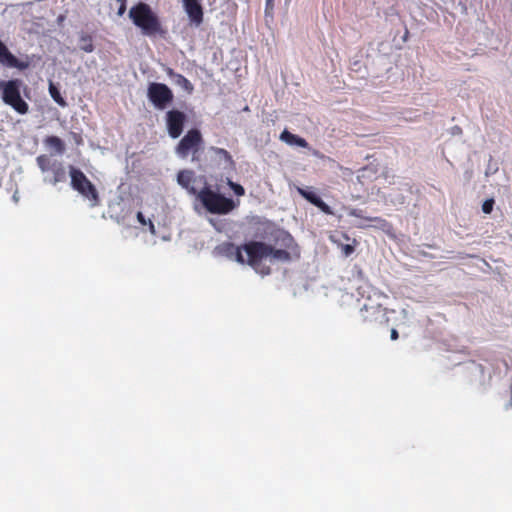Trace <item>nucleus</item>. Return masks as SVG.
<instances>
[{"label":"nucleus","mask_w":512,"mask_h":512,"mask_svg":"<svg viewBox=\"0 0 512 512\" xmlns=\"http://www.w3.org/2000/svg\"><path fill=\"white\" fill-rule=\"evenodd\" d=\"M274 243L279 248L260 241H250L241 246L231 242L223 243L219 249L228 257L240 264H248L263 275L270 273V268L261 269V262L270 258L271 262L287 263L300 258V248L290 233L284 230H277L273 235Z\"/></svg>","instance_id":"1"},{"label":"nucleus","mask_w":512,"mask_h":512,"mask_svg":"<svg viewBox=\"0 0 512 512\" xmlns=\"http://www.w3.org/2000/svg\"><path fill=\"white\" fill-rule=\"evenodd\" d=\"M129 17L134 25L141 29L143 35L155 36L165 34L159 17L146 3L140 2L131 7Z\"/></svg>","instance_id":"2"},{"label":"nucleus","mask_w":512,"mask_h":512,"mask_svg":"<svg viewBox=\"0 0 512 512\" xmlns=\"http://www.w3.org/2000/svg\"><path fill=\"white\" fill-rule=\"evenodd\" d=\"M23 88L26 89V86L21 79L0 80L2 101L21 115L29 111V105L21 95Z\"/></svg>","instance_id":"3"},{"label":"nucleus","mask_w":512,"mask_h":512,"mask_svg":"<svg viewBox=\"0 0 512 512\" xmlns=\"http://www.w3.org/2000/svg\"><path fill=\"white\" fill-rule=\"evenodd\" d=\"M198 200L202 203L204 208L212 214L225 215L236 207L232 199L214 192L208 186H205L199 191Z\"/></svg>","instance_id":"4"},{"label":"nucleus","mask_w":512,"mask_h":512,"mask_svg":"<svg viewBox=\"0 0 512 512\" xmlns=\"http://www.w3.org/2000/svg\"><path fill=\"white\" fill-rule=\"evenodd\" d=\"M71 187L90 201L92 207L98 206L100 199L95 185L78 168L70 166Z\"/></svg>","instance_id":"5"},{"label":"nucleus","mask_w":512,"mask_h":512,"mask_svg":"<svg viewBox=\"0 0 512 512\" xmlns=\"http://www.w3.org/2000/svg\"><path fill=\"white\" fill-rule=\"evenodd\" d=\"M203 137L198 129H190L176 146V153L182 158H186L192 153V161H199L198 152L203 145Z\"/></svg>","instance_id":"6"},{"label":"nucleus","mask_w":512,"mask_h":512,"mask_svg":"<svg viewBox=\"0 0 512 512\" xmlns=\"http://www.w3.org/2000/svg\"><path fill=\"white\" fill-rule=\"evenodd\" d=\"M147 97L158 110H164L174 100L173 91L164 83L151 82L147 88Z\"/></svg>","instance_id":"7"},{"label":"nucleus","mask_w":512,"mask_h":512,"mask_svg":"<svg viewBox=\"0 0 512 512\" xmlns=\"http://www.w3.org/2000/svg\"><path fill=\"white\" fill-rule=\"evenodd\" d=\"M36 162L42 173L51 172L52 177L47 179L50 184L56 185L66 180V170L62 162L46 154L39 155Z\"/></svg>","instance_id":"8"},{"label":"nucleus","mask_w":512,"mask_h":512,"mask_svg":"<svg viewBox=\"0 0 512 512\" xmlns=\"http://www.w3.org/2000/svg\"><path fill=\"white\" fill-rule=\"evenodd\" d=\"M187 116L178 109H171L166 112L165 121L168 134L171 138L176 139L183 133Z\"/></svg>","instance_id":"9"},{"label":"nucleus","mask_w":512,"mask_h":512,"mask_svg":"<svg viewBox=\"0 0 512 512\" xmlns=\"http://www.w3.org/2000/svg\"><path fill=\"white\" fill-rule=\"evenodd\" d=\"M360 316L364 323L366 324H377L382 323L386 318V309L381 304H375V303H365L361 310H360Z\"/></svg>","instance_id":"10"},{"label":"nucleus","mask_w":512,"mask_h":512,"mask_svg":"<svg viewBox=\"0 0 512 512\" xmlns=\"http://www.w3.org/2000/svg\"><path fill=\"white\" fill-rule=\"evenodd\" d=\"M0 64L10 67L17 68L19 70L27 69L29 63L21 61L16 58L7 48V46L0 40Z\"/></svg>","instance_id":"11"},{"label":"nucleus","mask_w":512,"mask_h":512,"mask_svg":"<svg viewBox=\"0 0 512 512\" xmlns=\"http://www.w3.org/2000/svg\"><path fill=\"white\" fill-rule=\"evenodd\" d=\"M184 9L191 21L196 26H199L203 22V8L201 6V0H182Z\"/></svg>","instance_id":"12"},{"label":"nucleus","mask_w":512,"mask_h":512,"mask_svg":"<svg viewBox=\"0 0 512 512\" xmlns=\"http://www.w3.org/2000/svg\"><path fill=\"white\" fill-rule=\"evenodd\" d=\"M177 181L180 186L186 189L191 195L198 198V189L195 187L197 178L192 170H182L177 175Z\"/></svg>","instance_id":"13"},{"label":"nucleus","mask_w":512,"mask_h":512,"mask_svg":"<svg viewBox=\"0 0 512 512\" xmlns=\"http://www.w3.org/2000/svg\"><path fill=\"white\" fill-rule=\"evenodd\" d=\"M280 140L291 146L296 145L302 148H307L309 146L308 142L304 138L291 133L287 129L280 134Z\"/></svg>","instance_id":"14"},{"label":"nucleus","mask_w":512,"mask_h":512,"mask_svg":"<svg viewBox=\"0 0 512 512\" xmlns=\"http://www.w3.org/2000/svg\"><path fill=\"white\" fill-rule=\"evenodd\" d=\"M45 144L54 149L58 154H63L65 151L64 142L57 136H48L45 139Z\"/></svg>","instance_id":"15"},{"label":"nucleus","mask_w":512,"mask_h":512,"mask_svg":"<svg viewBox=\"0 0 512 512\" xmlns=\"http://www.w3.org/2000/svg\"><path fill=\"white\" fill-rule=\"evenodd\" d=\"M49 93H50V96L52 97V99L58 104L60 105L61 107H65L67 106V102L65 101V99L62 97L59 89L53 84V83H50L49 85Z\"/></svg>","instance_id":"16"},{"label":"nucleus","mask_w":512,"mask_h":512,"mask_svg":"<svg viewBox=\"0 0 512 512\" xmlns=\"http://www.w3.org/2000/svg\"><path fill=\"white\" fill-rule=\"evenodd\" d=\"M175 83L180 86L184 91L188 94H191L194 91V86L185 76L182 74L177 76Z\"/></svg>","instance_id":"17"},{"label":"nucleus","mask_w":512,"mask_h":512,"mask_svg":"<svg viewBox=\"0 0 512 512\" xmlns=\"http://www.w3.org/2000/svg\"><path fill=\"white\" fill-rule=\"evenodd\" d=\"M298 192L303 198H305L308 202H310L313 205L320 199V196L317 195V193L309 189L299 188Z\"/></svg>","instance_id":"18"},{"label":"nucleus","mask_w":512,"mask_h":512,"mask_svg":"<svg viewBox=\"0 0 512 512\" xmlns=\"http://www.w3.org/2000/svg\"><path fill=\"white\" fill-rule=\"evenodd\" d=\"M211 150L220 158L224 159L228 164L234 165L231 154L224 148L211 147Z\"/></svg>","instance_id":"19"},{"label":"nucleus","mask_w":512,"mask_h":512,"mask_svg":"<svg viewBox=\"0 0 512 512\" xmlns=\"http://www.w3.org/2000/svg\"><path fill=\"white\" fill-rule=\"evenodd\" d=\"M83 44L81 45V49L85 52H92L94 50V46L92 44V39L90 36H84L81 38Z\"/></svg>","instance_id":"20"},{"label":"nucleus","mask_w":512,"mask_h":512,"mask_svg":"<svg viewBox=\"0 0 512 512\" xmlns=\"http://www.w3.org/2000/svg\"><path fill=\"white\" fill-rule=\"evenodd\" d=\"M228 185L237 196H243L245 194V189L243 188L242 185L235 183L231 180L228 181Z\"/></svg>","instance_id":"21"},{"label":"nucleus","mask_w":512,"mask_h":512,"mask_svg":"<svg viewBox=\"0 0 512 512\" xmlns=\"http://www.w3.org/2000/svg\"><path fill=\"white\" fill-rule=\"evenodd\" d=\"M323 213L327 215H333V211L329 205H327L321 198L314 204Z\"/></svg>","instance_id":"22"},{"label":"nucleus","mask_w":512,"mask_h":512,"mask_svg":"<svg viewBox=\"0 0 512 512\" xmlns=\"http://www.w3.org/2000/svg\"><path fill=\"white\" fill-rule=\"evenodd\" d=\"M495 204V201L493 198L487 199L482 204V211L485 214H490L493 210V206Z\"/></svg>","instance_id":"23"},{"label":"nucleus","mask_w":512,"mask_h":512,"mask_svg":"<svg viewBox=\"0 0 512 512\" xmlns=\"http://www.w3.org/2000/svg\"><path fill=\"white\" fill-rule=\"evenodd\" d=\"M364 219L376 223V226L380 228H385L389 225L388 222L381 217H365Z\"/></svg>","instance_id":"24"},{"label":"nucleus","mask_w":512,"mask_h":512,"mask_svg":"<svg viewBox=\"0 0 512 512\" xmlns=\"http://www.w3.org/2000/svg\"><path fill=\"white\" fill-rule=\"evenodd\" d=\"M342 252L345 256H349L354 252V247L350 244L342 245Z\"/></svg>","instance_id":"25"},{"label":"nucleus","mask_w":512,"mask_h":512,"mask_svg":"<svg viewBox=\"0 0 512 512\" xmlns=\"http://www.w3.org/2000/svg\"><path fill=\"white\" fill-rule=\"evenodd\" d=\"M165 72H166V74H167L170 78L174 79V81L177 79V76H178V75H180L179 73H176V72H175L172 68H170V67L165 68Z\"/></svg>","instance_id":"26"},{"label":"nucleus","mask_w":512,"mask_h":512,"mask_svg":"<svg viewBox=\"0 0 512 512\" xmlns=\"http://www.w3.org/2000/svg\"><path fill=\"white\" fill-rule=\"evenodd\" d=\"M274 8V0H266L265 13H270Z\"/></svg>","instance_id":"27"},{"label":"nucleus","mask_w":512,"mask_h":512,"mask_svg":"<svg viewBox=\"0 0 512 512\" xmlns=\"http://www.w3.org/2000/svg\"><path fill=\"white\" fill-rule=\"evenodd\" d=\"M137 220L139 221V223L141 225H146L148 223V221L146 220V218L142 212L137 213Z\"/></svg>","instance_id":"28"},{"label":"nucleus","mask_w":512,"mask_h":512,"mask_svg":"<svg viewBox=\"0 0 512 512\" xmlns=\"http://www.w3.org/2000/svg\"><path fill=\"white\" fill-rule=\"evenodd\" d=\"M350 215L354 216V217H358V218H363L362 211L361 210H357V209L352 210L350 212Z\"/></svg>","instance_id":"29"},{"label":"nucleus","mask_w":512,"mask_h":512,"mask_svg":"<svg viewBox=\"0 0 512 512\" xmlns=\"http://www.w3.org/2000/svg\"><path fill=\"white\" fill-rule=\"evenodd\" d=\"M147 224L149 225V231L151 232V234L155 235L156 229H155L153 222L151 220H148Z\"/></svg>","instance_id":"30"},{"label":"nucleus","mask_w":512,"mask_h":512,"mask_svg":"<svg viewBox=\"0 0 512 512\" xmlns=\"http://www.w3.org/2000/svg\"><path fill=\"white\" fill-rule=\"evenodd\" d=\"M399 338V334H398V331L396 329H391V339L392 340H397Z\"/></svg>","instance_id":"31"},{"label":"nucleus","mask_w":512,"mask_h":512,"mask_svg":"<svg viewBox=\"0 0 512 512\" xmlns=\"http://www.w3.org/2000/svg\"><path fill=\"white\" fill-rule=\"evenodd\" d=\"M511 407H512V393H511V396H510V400H509V402L506 404L505 408H506V409H509V408H511Z\"/></svg>","instance_id":"32"},{"label":"nucleus","mask_w":512,"mask_h":512,"mask_svg":"<svg viewBox=\"0 0 512 512\" xmlns=\"http://www.w3.org/2000/svg\"><path fill=\"white\" fill-rule=\"evenodd\" d=\"M125 8H126V5H125V2H123V3L121 4V6H120L119 14H122V13H123V11L125 10Z\"/></svg>","instance_id":"33"},{"label":"nucleus","mask_w":512,"mask_h":512,"mask_svg":"<svg viewBox=\"0 0 512 512\" xmlns=\"http://www.w3.org/2000/svg\"><path fill=\"white\" fill-rule=\"evenodd\" d=\"M248 110H249V107H248V106H246V107L244 108V111H248Z\"/></svg>","instance_id":"34"}]
</instances>
